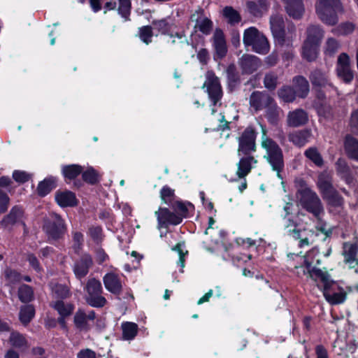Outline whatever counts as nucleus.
I'll use <instances>...</instances> for the list:
<instances>
[{"instance_id":"f257e3e1","label":"nucleus","mask_w":358,"mask_h":358,"mask_svg":"<svg viewBox=\"0 0 358 358\" xmlns=\"http://www.w3.org/2000/svg\"><path fill=\"white\" fill-rule=\"evenodd\" d=\"M262 132V147L266 150L264 158L271 165L273 171L277 173L278 178L282 180L283 177L281 174L284 170V158L281 148L273 139L267 137L266 129L261 125Z\"/></svg>"},{"instance_id":"f03ea898","label":"nucleus","mask_w":358,"mask_h":358,"mask_svg":"<svg viewBox=\"0 0 358 358\" xmlns=\"http://www.w3.org/2000/svg\"><path fill=\"white\" fill-rule=\"evenodd\" d=\"M296 195L301 206L310 213L317 222H320L324 214V208L316 192L307 186L301 185L298 189Z\"/></svg>"},{"instance_id":"7ed1b4c3","label":"nucleus","mask_w":358,"mask_h":358,"mask_svg":"<svg viewBox=\"0 0 358 358\" xmlns=\"http://www.w3.org/2000/svg\"><path fill=\"white\" fill-rule=\"evenodd\" d=\"M309 80L312 84L313 89L316 90V97L320 101H324L327 99L326 93L322 89H325L327 93L329 94V98L331 97V94L339 95L338 89L330 81L327 71L316 68L310 71Z\"/></svg>"},{"instance_id":"20e7f679","label":"nucleus","mask_w":358,"mask_h":358,"mask_svg":"<svg viewBox=\"0 0 358 358\" xmlns=\"http://www.w3.org/2000/svg\"><path fill=\"white\" fill-rule=\"evenodd\" d=\"M42 229L50 242L62 239L66 232L65 221L56 213H50L43 218Z\"/></svg>"},{"instance_id":"39448f33","label":"nucleus","mask_w":358,"mask_h":358,"mask_svg":"<svg viewBox=\"0 0 358 358\" xmlns=\"http://www.w3.org/2000/svg\"><path fill=\"white\" fill-rule=\"evenodd\" d=\"M315 10L324 23L332 26L337 24L338 14L343 12V6L340 0H317Z\"/></svg>"},{"instance_id":"423d86ee","label":"nucleus","mask_w":358,"mask_h":358,"mask_svg":"<svg viewBox=\"0 0 358 358\" xmlns=\"http://www.w3.org/2000/svg\"><path fill=\"white\" fill-rule=\"evenodd\" d=\"M243 42L246 48L250 47L256 53L266 55L269 52L270 45L267 38L255 27L244 31Z\"/></svg>"},{"instance_id":"0eeeda50","label":"nucleus","mask_w":358,"mask_h":358,"mask_svg":"<svg viewBox=\"0 0 358 358\" xmlns=\"http://www.w3.org/2000/svg\"><path fill=\"white\" fill-rule=\"evenodd\" d=\"M87 295L85 297L86 302L91 306L102 308L106 304V299L101 296L103 288L99 280L94 278H90L85 287Z\"/></svg>"},{"instance_id":"6e6552de","label":"nucleus","mask_w":358,"mask_h":358,"mask_svg":"<svg viewBox=\"0 0 358 358\" xmlns=\"http://www.w3.org/2000/svg\"><path fill=\"white\" fill-rule=\"evenodd\" d=\"M270 27L276 45L290 44L292 36L286 34L284 19L281 15L274 14L271 16Z\"/></svg>"},{"instance_id":"1a4fd4ad","label":"nucleus","mask_w":358,"mask_h":358,"mask_svg":"<svg viewBox=\"0 0 358 358\" xmlns=\"http://www.w3.org/2000/svg\"><path fill=\"white\" fill-rule=\"evenodd\" d=\"M256 136L257 133L255 129L251 127H247L238 138V155H248L251 152L256 150Z\"/></svg>"},{"instance_id":"9d476101","label":"nucleus","mask_w":358,"mask_h":358,"mask_svg":"<svg viewBox=\"0 0 358 358\" xmlns=\"http://www.w3.org/2000/svg\"><path fill=\"white\" fill-rule=\"evenodd\" d=\"M207 87V92L210 99L215 106L222 97V90L219 78L213 71H208L206 80L203 87Z\"/></svg>"},{"instance_id":"9b49d317","label":"nucleus","mask_w":358,"mask_h":358,"mask_svg":"<svg viewBox=\"0 0 358 358\" xmlns=\"http://www.w3.org/2000/svg\"><path fill=\"white\" fill-rule=\"evenodd\" d=\"M298 224L293 220L288 218L285 223V230L286 234L294 239L299 240V246L309 245V238L307 236H304L303 233L306 231L305 229L303 230L297 228Z\"/></svg>"},{"instance_id":"f8f14e48","label":"nucleus","mask_w":358,"mask_h":358,"mask_svg":"<svg viewBox=\"0 0 358 358\" xmlns=\"http://www.w3.org/2000/svg\"><path fill=\"white\" fill-rule=\"evenodd\" d=\"M238 64L243 75H250L261 66L262 62L261 60L255 55L244 54L238 59Z\"/></svg>"},{"instance_id":"ddd939ff","label":"nucleus","mask_w":358,"mask_h":358,"mask_svg":"<svg viewBox=\"0 0 358 358\" xmlns=\"http://www.w3.org/2000/svg\"><path fill=\"white\" fill-rule=\"evenodd\" d=\"M93 265V260L89 254H83L76 261L73 266V273L77 278L81 279L87 275L90 268Z\"/></svg>"},{"instance_id":"4468645a","label":"nucleus","mask_w":358,"mask_h":358,"mask_svg":"<svg viewBox=\"0 0 358 358\" xmlns=\"http://www.w3.org/2000/svg\"><path fill=\"white\" fill-rule=\"evenodd\" d=\"M273 98L265 92H253L250 96V105L255 111L265 108Z\"/></svg>"},{"instance_id":"2eb2a0df","label":"nucleus","mask_w":358,"mask_h":358,"mask_svg":"<svg viewBox=\"0 0 358 358\" xmlns=\"http://www.w3.org/2000/svg\"><path fill=\"white\" fill-rule=\"evenodd\" d=\"M155 215L157 216L159 228H162L164 225L167 224L176 225L182 222V217L180 216L171 212L167 208H159V210L155 212Z\"/></svg>"},{"instance_id":"dca6fc26","label":"nucleus","mask_w":358,"mask_h":358,"mask_svg":"<svg viewBox=\"0 0 358 358\" xmlns=\"http://www.w3.org/2000/svg\"><path fill=\"white\" fill-rule=\"evenodd\" d=\"M225 73L228 88L231 92H233L241 85V78L240 73L234 63L230 64L227 67Z\"/></svg>"},{"instance_id":"f3484780","label":"nucleus","mask_w":358,"mask_h":358,"mask_svg":"<svg viewBox=\"0 0 358 358\" xmlns=\"http://www.w3.org/2000/svg\"><path fill=\"white\" fill-rule=\"evenodd\" d=\"M103 280L107 290L115 295L120 294L122 286L118 275L113 273H109L105 275Z\"/></svg>"},{"instance_id":"a211bd4d","label":"nucleus","mask_w":358,"mask_h":358,"mask_svg":"<svg viewBox=\"0 0 358 358\" xmlns=\"http://www.w3.org/2000/svg\"><path fill=\"white\" fill-rule=\"evenodd\" d=\"M55 200L58 205L62 208L73 207L78 204L76 194L69 190L57 192Z\"/></svg>"},{"instance_id":"6ab92c4d","label":"nucleus","mask_w":358,"mask_h":358,"mask_svg":"<svg viewBox=\"0 0 358 358\" xmlns=\"http://www.w3.org/2000/svg\"><path fill=\"white\" fill-rule=\"evenodd\" d=\"M213 39L217 56L220 58L225 57L227 52V48L223 31L220 29H216Z\"/></svg>"},{"instance_id":"aec40b11","label":"nucleus","mask_w":358,"mask_h":358,"mask_svg":"<svg viewBox=\"0 0 358 358\" xmlns=\"http://www.w3.org/2000/svg\"><path fill=\"white\" fill-rule=\"evenodd\" d=\"M287 121L290 127H300L308 122V115L303 110L296 109L288 113Z\"/></svg>"},{"instance_id":"412c9836","label":"nucleus","mask_w":358,"mask_h":358,"mask_svg":"<svg viewBox=\"0 0 358 358\" xmlns=\"http://www.w3.org/2000/svg\"><path fill=\"white\" fill-rule=\"evenodd\" d=\"M22 215V209L19 206H14L12 208L10 213L4 216L1 221V224L5 228L13 227L15 224L21 220Z\"/></svg>"},{"instance_id":"4be33fe9","label":"nucleus","mask_w":358,"mask_h":358,"mask_svg":"<svg viewBox=\"0 0 358 358\" xmlns=\"http://www.w3.org/2000/svg\"><path fill=\"white\" fill-rule=\"evenodd\" d=\"M344 150L347 156L358 161V140L352 136L346 135L344 140Z\"/></svg>"},{"instance_id":"5701e85b","label":"nucleus","mask_w":358,"mask_h":358,"mask_svg":"<svg viewBox=\"0 0 358 358\" xmlns=\"http://www.w3.org/2000/svg\"><path fill=\"white\" fill-rule=\"evenodd\" d=\"M324 37V31L319 25L311 24L306 29V39L304 41L320 45Z\"/></svg>"},{"instance_id":"b1692460","label":"nucleus","mask_w":358,"mask_h":358,"mask_svg":"<svg viewBox=\"0 0 358 358\" xmlns=\"http://www.w3.org/2000/svg\"><path fill=\"white\" fill-rule=\"evenodd\" d=\"M294 90L297 96L300 98H305L307 96L310 86L308 81L303 76H296L293 78Z\"/></svg>"},{"instance_id":"393cba45","label":"nucleus","mask_w":358,"mask_h":358,"mask_svg":"<svg viewBox=\"0 0 358 358\" xmlns=\"http://www.w3.org/2000/svg\"><path fill=\"white\" fill-rule=\"evenodd\" d=\"M309 277L317 280L320 279L324 284L323 288H331L334 282L330 280V275L327 271H322L320 268H313L308 270Z\"/></svg>"},{"instance_id":"a878e982","label":"nucleus","mask_w":358,"mask_h":358,"mask_svg":"<svg viewBox=\"0 0 358 358\" xmlns=\"http://www.w3.org/2000/svg\"><path fill=\"white\" fill-rule=\"evenodd\" d=\"M309 277L317 280L320 279L324 284L323 288H331L334 282L330 280V275L327 271H322L320 268H313L308 270Z\"/></svg>"},{"instance_id":"bb28decb","label":"nucleus","mask_w":358,"mask_h":358,"mask_svg":"<svg viewBox=\"0 0 358 358\" xmlns=\"http://www.w3.org/2000/svg\"><path fill=\"white\" fill-rule=\"evenodd\" d=\"M266 109V117L268 122L273 125H276L280 120V113L282 110L277 106L274 99H273L271 103L268 104L265 108Z\"/></svg>"},{"instance_id":"cd10ccee","label":"nucleus","mask_w":358,"mask_h":358,"mask_svg":"<svg viewBox=\"0 0 358 358\" xmlns=\"http://www.w3.org/2000/svg\"><path fill=\"white\" fill-rule=\"evenodd\" d=\"M257 161L252 156L243 157L238 164L237 176L242 178L245 177L252 169V163L256 164Z\"/></svg>"},{"instance_id":"c85d7f7f","label":"nucleus","mask_w":358,"mask_h":358,"mask_svg":"<svg viewBox=\"0 0 358 358\" xmlns=\"http://www.w3.org/2000/svg\"><path fill=\"white\" fill-rule=\"evenodd\" d=\"M317 186L323 197L335 189L332 185L331 176L327 173H323L319 176Z\"/></svg>"},{"instance_id":"c756f323","label":"nucleus","mask_w":358,"mask_h":358,"mask_svg":"<svg viewBox=\"0 0 358 358\" xmlns=\"http://www.w3.org/2000/svg\"><path fill=\"white\" fill-rule=\"evenodd\" d=\"M310 136L311 133L309 130L303 129L290 134L288 138L294 145L301 147L309 141Z\"/></svg>"},{"instance_id":"7c9ffc66","label":"nucleus","mask_w":358,"mask_h":358,"mask_svg":"<svg viewBox=\"0 0 358 358\" xmlns=\"http://www.w3.org/2000/svg\"><path fill=\"white\" fill-rule=\"evenodd\" d=\"M318 45L304 41L302 48V56L308 62L315 61L318 56Z\"/></svg>"},{"instance_id":"2f4dec72","label":"nucleus","mask_w":358,"mask_h":358,"mask_svg":"<svg viewBox=\"0 0 358 358\" xmlns=\"http://www.w3.org/2000/svg\"><path fill=\"white\" fill-rule=\"evenodd\" d=\"M50 306L55 309L60 316L68 317L73 313L74 306L71 303H65L63 300H57L50 303Z\"/></svg>"},{"instance_id":"473e14b6","label":"nucleus","mask_w":358,"mask_h":358,"mask_svg":"<svg viewBox=\"0 0 358 358\" xmlns=\"http://www.w3.org/2000/svg\"><path fill=\"white\" fill-rule=\"evenodd\" d=\"M35 315V309L32 305H24L20 308L19 319L22 324L27 325Z\"/></svg>"},{"instance_id":"72a5a7b5","label":"nucleus","mask_w":358,"mask_h":358,"mask_svg":"<svg viewBox=\"0 0 358 358\" xmlns=\"http://www.w3.org/2000/svg\"><path fill=\"white\" fill-rule=\"evenodd\" d=\"M357 246L355 244L345 243L343 246V255L346 263H353L356 260V264L358 265V259H356L357 254Z\"/></svg>"},{"instance_id":"f704fd0d","label":"nucleus","mask_w":358,"mask_h":358,"mask_svg":"<svg viewBox=\"0 0 358 358\" xmlns=\"http://www.w3.org/2000/svg\"><path fill=\"white\" fill-rule=\"evenodd\" d=\"M138 325L134 322H126L122 324V338L124 340H132L138 333Z\"/></svg>"},{"instance_id":"c9c22d12","label":"nucleus","mask_w":358,"mask_h":358,"mask_svg":"<svg viewBox=\"0 0 358 358\" xmlns=\"http://www.w3.org/2000/svg\"><path fill=\"white\" fill-rule=\"evenodd\" d=\"M83 172V167L78 164L66 165L62 167V173L66 180H74Z\"/></svg>"},{"instance_id":"e433bc0d","label":"nucleus","mask_w":358,"mask_h":358,"mask_svg":"<svg viewBox=\"0 0 358 358\" xmlns=\"http://www.w3.org/2000/svg\"><path fill=\"white\" fill-rule=\"evenodd\" d=\"M81 173L83 181L89 185H94L100 181V175L93 167H88Z\"/></svg>"},{"instance_id":"4c0bfd02","label":"nucleus","mask_w":358,"mask_h":358,"mask_svg":"<svg viewBox=\"0 0 358 358\" xmlns=\"http://www.w3.org/2000/svg\"><path fill=\"white\" fill-rule=\"evenodd\" d=\"M9 342L15 348H27L29 347L25 337L17 331H12L10 333Z\"/></svg>"},{"instance_id":"58836bf2","label":"nucleus","mask_w":358,"mask_h":358,"mask_svg":"<svg viewBox=\"0 0 358 358\" xmlns=\"http://www.w3.org/2000/svg\"><path fill=\"white\" fill-rule=\"evenodd\" d=\"M223 16L227 20L229 24L234 25L241 21L238 12L231 6H226L222 10Z\"/></svg>"},{"instance_id":"ea45409f","label":"nucleus","mask_w":358,"mask_h":358,"mask_svg":"<svg viewBox=\"0 0 358 358\" xmlns=\"http://www.w3.org/2000/svg\"><path fill=\"white\" fill-rule=\"evenodd\" d=\"M323 294L327 301L332 304H338L343 302L346 297L345 292H335L331 294L330 288H323Z\"/></svg>"},{"instance_id":"a19ab883","label":"nucleus","mask_w":358,"mask_h":358,"mask_svg":"<svg viewBox=\"0 0 358 358\" xmlns=\"http://www.w3.org/2000/svg\"><path fill=\"white\" fill-rule=\"evenodd\" d=\"M195 20V28H197L203 34H210L213 29V22L210 19L206 17H200Z\"/></svg>"},{"instance_id":"79ce46f5","label":"nucleus","mask_w":358,"mask_h":358,"mask_svg":"<svg viewBox=\"0 0 358 358\" xmlns=\"http://www.w3.org/2000/svg\"><path fill=\"white\" fill-rule=\"evenodd\" d=\"M52 290L55 297L59 300L66 299L71 295L69 288L65 285L55 284Z\"/></svg>"},{"instance_id":"37998d69","label":"nucleus","mask_w":358,"mask_h":358,"mask_svg":"<svg viewBox=\"0 0 358 358\" xmlns=\"http://www.w3.org/2000/svg\"><path fill=\"white\" fill-rule=\"evenodd\" d=\"M74 324L80 330L87 331L89 326L87 324V314L84 310L79 309L74 315Z\"/></svg>"},{"instance_id":"c03bdc74","label":"nucleus","mask_w":358,"mask_h":358,"mask_svg":"<svg viewBox=\"0 0 358 358\" xmlns=\"http://www.w3.org/2000/svg\"><path fill=\"white\" fill-rule=\"evenodd\" d=\"M336 171L342 177L345 178L347 182L350 183L352 178L350 176V169L345 159L339 158L336 163Z\"/></svg>"},{"instance_id":"a18cd8bd","label":"nucleus","mask_w":358,"mask_h":358,"mask_svg":"<svg viewBox=\"0 0 358 358\" xmlns=\"http://www.w3.org/2000/svg\"><path fill=\"white\" fill-rule=\"evenodd\" d=\"M279 97L285 102H292L297 95L294 88L284 86L278 92Z\"/></svg>"},{"instance_id":"49530a36","label":"nucleus","mask_w":358,"mask_h":358,"mask_svg":"<svg viewBox=\"0 0 358 358\" xmlns=\"http://www.w3.org/2000/svg\"><path fill=\"white\" fill-rule=\"evenodd\" d=\"M55 180L53 178H47L38 184L37 192L38 195L44 196L47 195L54 187Z\"/></svg>"},{"instance_id":"de8ad7c7","label":"nucleus","mask_w":358,"mask_h":358,"mask_svg":"<svg viewBox=\"0 0 358 358\" xmlns=\"http://www.w3.org/2000/svg\"><path fill=\"white\" fill-rule=\"evenodd\" d=\"M18 297L22 302L27 303L33 298V291L30 286L22 285L18 289Z\"/></svg>"},{"instance_id":"09e8293b","label":"nucleus","mask_w":358,"mask_h":358,"mask_svg":"<svg viewBox=\"0 0 358 358\" xmlns=\"http://www.w3.org/2000/svg\"><path fill=\"white\" fill-rule=\"evenodd\" d=\"M305 156L310 159L317 166L323 165V159L321 155L315 148H310L306 150Z\"/></svg>"},{"instance_id":"8fccbe9b","label":"nucleus","mask_w":358,"mask_h":358,"mask_svg":"<svg viewBox=\"0 0 358 358\" xmlns=\"http://www.w3.org/2000/svg\"><path fill=\"white\" fill-rule=\"evenodd\" d=\"M337 75L345 83H349L353 79V73L350 66H337Z\"/></svg>"},{"instance_id":"3c124183","label":"nucleus","mask_w":358,"mask_h":358,"mask_svg":"<svg viewBox=\"0 0 358 358\" xmlns=\"http://www.w3.org/2000/svg\"><path fill=\"white\" fill-rule=\"evenodd\" d=\"M324 199H327L329 203L335 207H338L342 206L343 203V199L342 196L338 193V192L334 189L331 193L325 195Z\"/></svg>"},{"instance_id":"603ef678","label":"nucleus","mask_w":358,"mask_h":358,"mask_svg":"<svg viewBox=\"0 0 358 358\" xmlns=\"http://www.w3.org/2000/svg\"><path fill=\"white\" fill-rule=\"evenodd\" d=\"M264 84L268 90H274L278 84V76L273 72L266 73L264 78Z\"/></svg>"},{"instance_id":"864d4df0","label":"nucleus","mask_w":358,"mask_h":358,"mask_svg":"<svg viewBox=\"0 0 358 358\" xmlns=\"http://www.w3.org/2000/svg\"><path fill=\"white\" fill-rule=\"evenodd\" d=\"M138 36L142 41L145 44H149L152 41L153 36L152 27L150 26H144L139 28Z\"/></svg>"},{"instance_id":"5fc2aeb1","label":"nucleus","mask_w":358,"mask_h":358,"mask_svg":"<svg viewBox=\"0 0 358 358\" xmlns=\"http://www.w3.org/2000/svg\"><path fill=\"white\" fill-rule=\"evenodd\" d=\"M73 244L72 248L74 252L78 254L83 248L84 242V237L83 234L80 231L73 232Z\"/></svg>"},{"instance_id":"6e6d98bb","label":"nucleus","mask_w":358,"mask_h":358,"mask_svg":"<svg viewBox=\"0 0 358 358\" xmlns=\"http://www.w3.org/2000/svg\"><path fill=\"white\" fill-rule=\"evenodd\" d=\"M119 13L125 18L126 20H129V15L131 10V1L130 0H119Z\"/></svg>"},{"instance_id":"4d7b16f0","label":"nucleus","mask_w":358,"mask_h":358,"mask_svg":"<svg viewBox=\"0 0 358 358\" xmlns=\"http://www.w3.org/2000/svg\"><path fill=\"white\" fill-rule=\"evenodd\" d=\"M89 235L96 243H100L103 240L102 229L99 227H90L89 228Z\"/></svg>"},{"instance_id":"13d9d810","label":"nucleus","mask_w":358,"mask_h":358,"mask_svg":"<svg viewBox=\"0 0 358 358\" xmlns=\"http://www.w3.org/2000/svg\"><path fill=\"white\" fill-rule=\"evenodd\" d=\"M6 280L9 284H15L20 281L21 278L19 273L10 268H6L4 272Z\"/></svg>"},{"instance_id":"bf43d9fd","label":"nucleus","mask_w":358,"mask_h":358,"mask_svg":"<svg viewBox=\"0 0 358 358\" xmlns=\"http://www.w3.org/2000/svg\"><path fill=\"white\" fill-rule=\"evenodd\" d=\"M292 41L293 37L291 38V42L289 45H278L280 47L283 52L282 53V59L286 61L292 60L294 57V51L292 47Z\"/></svg>"},{"instance_id":"052dcab7","label":"nucleus","mask_w":358,"mask_h":358,"mask_svg":"<svg viewBox=\"0 0 358 358\" xmlns=\"http://www.w3.org/2000/svg\"><path fill=\"white\" fill-rule=\"evenodd\" d=\"M338 48L339 44L336 39L330 38L327 41L326 51L330 55H334L338 50Z\"/></svg>"},{"instance_id":"680f3d73","label":"nucleus","mask_w":358,"mask_h":358,"mask_svg":"<svg viewBox=\"0 0 358 358\" xmlns=\"http://www.w3.org/2000/svg\"><path fill=\"white\" fill-rule=\"evenodd\" d=\"M247 8L249 13L255 17H260L262 14V8L255 1L247 2Z\"/></svg>"},{"instance_id":"e2e57ef3","label":"nucleus","mask_w":358,"mask_h":358,"mask_svg":"<svg viewBox=\"0 0 358 358\" xmlns=\"http://www.w3.org/2000/svg\"><path fill=\"white\" fill-rule=\"evenodd\" d=\"M10 199L6 193L0 189V214L4 213L8 208Z\"/></svg>"},{"instance_id":"0e129e2a","label":"nucleus","mask_w":358,"mask_h":358,"mask_svg":"<svg viewBox=\"0 0 358 358\" xmlns=\"http://www.w3.org/2000/svg\"><path fill=\"white\" fill-rule=\"evenodd\" d=\"M13 179L18 182L24 183L29 180V175L24 171H15L13 173Z\"/></svg>"},{"instance_id":"69168bd1","label":"nucleus","mask_w":358,"mask_h":358,"mask_svg":"<svg viewBox=\"0 0 358 358\" xmlns=\"http://www.w3.org/2000/svg\"><path fill=\"white\" fill-rule=\"evenodd\" d=\"M355 26L352 23L345 22L339 26V31L341 34L347 35L353 31Z\"/></svg>"},{"instance_id":"338daca9","label":"nucleus","mask_w":358,"mask_h":358,"mask_svg":"<svg viewBox=\"0 0 358 358\" xmlns=\"http://www.w3.org/2000/svg\"><path fill=\"white\" fill-rule=\"evenodd\" d=\"M27 261L29 262V264L32 266V268L36 270V271H41L40 264L38 262V259L33 254H29L27 255Z\"/></svg>"},{"instance_id":"774afa93","label":"nucleus","mask_w":358,"mask_h":358,"mask_svg":"<svg viewBox=\"0 0 358 358\" xmlns=\"http://www.w3.org/2000/svg\"><path fill=\"white\" fill-rule=\"evenodd\" d=\"M78 358H96V353L90 349L80 350L78 353Z\"/></svg>"}]
</instances>
